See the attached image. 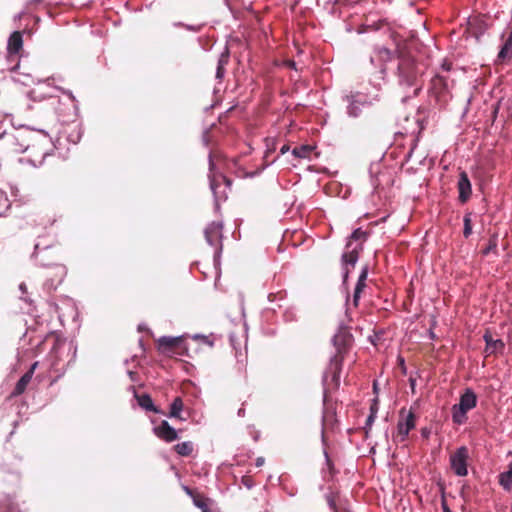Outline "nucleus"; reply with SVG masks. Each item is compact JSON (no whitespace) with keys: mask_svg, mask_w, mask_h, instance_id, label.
Returning <instances> with one entry per match:
<instances>
[{"mask_svg":"<svg viewBox=\"0 0 512 512\" xmlns=\"http://www.w3.org/2000/svg\"><path fill=\"white\" fill-rule=\"evenodd\" d=\"M399 83L405 86H415V94L421 90L419 85L420 72L416 61L410 55H401L398 65Z\"/></svg>","mask_w":512,"mask_h":512,"instance_id":"obj_1","label":"nucleus"},{"mask_svg":"<svg viewBox=\"0 0 512 512\" xmlns=\"http://www.w3.org/2000/svg\"><path fill=\"white\" fill-rule=\"evenodd\" d=\"M416 426V415L412 408L406 410L401 408L399 411V420L397 423V431L393 435V441L402 443L407 440L411 430Z\"/></svg>","mask_w":512,"mask_h":512,"instance_id":"obj_2","label":"nucleus"},{"mask_svg":"<svg viewBox=\"0 0 512 512\" xmlns=\"http://www.w3.org/2000/svg\"><path fill=\"white\" fill-rule=\"evenodd\" d=\"M158 350L169 356L187 354V347L182 337H161L158 340Z\"/></svg>","mask_w":512,"mask_h":512,"instance_id":"obj_3","label":"nucleus"},{"mask_svg":"<svg viewBox=\"0 0 512 512\" xmlns=\"http://www.w3.org/2000/svg\"><path fill=\"white\" fill-rule=\"evenodd\" d=\"M468 459L469 451L466 446L459 447L450 455V467L457 476L464 477L468 474Z\"/></svg>","mask_w":512,"mask_h":512,"instance_id":"obj_4","label":"nucleus"},{"mask_svg":"<svg viewBox=\"0 0 512 512\" xmlns=\"http://www.w3.org/2000/svg\"><path fill=\"white\" fill-rule=\"evenodd\" d=\"M352 342V334L346 328H340L333 337V345L336 350L334 355H341L345 358L352 346Z\"/></svg>","mask_w":512,"mask_h":512,"instance_id":"obj_5","label":"nucleus"},{"mask_svg":"<svg viewBox=\"0 0 512 512\" xmlns=\"http://www.w3.org/2000/svg\"><path fill=\"white\" fill-rule=\"evenodd\" d=\"M222 230L223 223L221 221L211 222L204 231L206 241L211 246H219L221 249Z\"/></svg>","mask_w":512,"mask_h":512,"instance_id":"obj_6","label":"nucleus"},{"mask_svg":"<svg viewBox=\"0 0 512 512\" xmlns=\"http://www.w3.org/2000/svg\"><path fill=\"white\" fill-rule=\"evenodd\" d=\"M154 433L158 438L166 442H172L178 439L177 431L166 420L161 421V423L154 428Z\"/></svg>","mask_w":512,"mask_h":512,"instance_id":"obj_7","label":"nucleus"},{"mask_svg":"<svg viewBox=\"0 0 512 512\" xmlns=\"http://www.w3.org/2000/svg\"><path fill=\"white\" fill-rule=\"evenodd\" d=\"M457 187L459 191V201L461 203H466L472 194V187L468 175L465 171L460 173Z\"/></svg>","mask_w":512,"mask_h":512,"instance_id":"obj_8","label":"nucleus"},{"mask_svg":"<svg viewBox=\"0 0 512 512\" xmlns=\"http://www.w3.org/2000/svg\"><path fill=\"white\" fill-rule=\"evenodd\" d=\"M185 491L187 494H189L192 497L194 505L196 507H198L199 509H201L202 512H212L211 499L205 497L203 494H201L195 490H192L188 487H185Z\"/></svg>","mask_w":512,"mask_h":512,"instance_id":"obj_9","label":"nucleus"},{"mask_svg":"<svg viewBox=\"0 0 512 512\" xmlns=\"http://www.w3.org/2000/svg\"><path fill=\"white\" fill-rule=\"evenodd\" d=\"M323 385L325 396L328 393L337 391L340 387V373L328 372V370H325L323 376Z\"/></svg>","mask_w":512,"mask_h":512,"instance_id":"obj_10","label":"nucleus"},{"mask_svg":"<svg viewBox=\"0 0 512 512\" xmlns=\"http://www.w3.org/2000/svg\"><path fill=\"white\" fill-rule=\"evenodd\" d=\"M477 404V396L471 389H466L465 392L460 396V401L458 404H455L458 408L470 411L475 408Z\"/></svg>","mask_w":512,"mask_h":512,"instance_id":"obj_11","label":"nucleus"},{"mask_svg":"<svg viewBox=\"0 0 512 512\" xmlns=\"http://www.w3.org/2000/svg\"><path fill=\"white\" fill-rule=\"evenodd\" d=\"M483 338L486 343L485 352L487 356L497 354L504 349L503 341L500 339H493L489 332H486Z\"/></svg>","mask_w":512,"mask_h":512,"instance_id":"obj_12","label":"nucleus"},{"mask_svg":"<svg viewBox=\"0 0 512 512\" xmlns=\"http://www.w3.org/2000/svg\"><path fill=\"white\" fill-rule=\"evenodd\" d=\"M431 90L438 99L442 98L448 92L447 79L440 75H435L431 80Z\"/></svg>","mask_w":512,"mask_h":512,"instance_id":"obj_13","label":"nucleus"},{"mask_svg":"<svg viewBox=\"0 0 512 512\" xmlns=\"http://www.w3.org/2000/svg\"><path fill=\"white\" fill-rule=\"evenodd\" d=\"M22 46H23L22 34L19 31L13 32L10 35L9 40H8L7 49H8L9 56L10 57L16 56L19 53V51L22 49Z\"/></svg>","mask_w":512,"mask_h":512,"instance_id":"obj_14","label":"nucleus"},{"mask_svg":"<svg viewBox=\"0 0 512 512\" xmlns=\"http://www.w3.org/2000/svg\"><path fill=\"white\" fill-rule=\"evenodd\" d=\"M372 105V101L354 99L348 107V114L352 117H358L362 114V108L368 110Z\"/></svg>","mask_w":512,"mask_h":512,"instance_id":"obj_15","label":"nucleus"},{"mask_svg":"<svg viewBox=\"0 0 512 512\" xmlns=\"http://www.w3.org/2000/svg\"><path fill=\"white\" fill-rule=\"evenodd\" d=\"M362 249V244H357L355 247L345 252L342 256L343 263L345 265H351L354 267L358 260L359 252L362 251Z\"/></svg>","mask_w":512,"mask_h":512,"instance_id":"obj_16","label":"nucleus"},{"mask_svg":"<svg viewBox=\"0 0 512 512\" xmlns=\"http://www.w3.org/2000/svg\"><path fill=\"white\" fill-rule=\"evenodd\" d=\"M325 410L323 413V427L324 429L333 428L336 422V412L333 407L328 406V400H324Z\"/></svg>","mask_w":512,"mask_h":512,"instance_id":"obj_17","label":"nucleus"},{"mask_svg":"<svg viewBox=\"0 0 512 512\" xmlns=\"http://www.w3.org/2000/svg\"><path fill=\"white\" fill-rule=\"evenodd\" d=\"M135 397L137 399V402H138L139 406L141 408H143L144 410L155 412V413L159 412V410L154 405L150 395H148V394H141V395L135 394Z\"/></svg>","mask_w":512,"mask_h":512,"instance_id":"obj_18","label":"nucleus"},{"mask_svg":"<svg viewBox=\"0 0 512 512\" xmlns=\"http://www.w3.org/2000/svg\"><path fill=\"white\" fill-rule=\"evenodd\" d=\"M30 374H24L16 383L14 390L11 393V397H17L23 394L28 386V384L31 382Z\"/></svg>","mask_w":512,"mask_h":512,"instance_id":"obj_19","label":"nucleus"},{"mask_svg":"<svg viewBox=\"0 0 512 512\" xmlns=\"http://www.w3.org/2000/svg\"><path fill=\"white\" fill-rule=\"evenodd\" d=\"M229 61V52L226 49L225 52H223L219 59L217 64V70H216V78L219 80H222L225 74V67L228 64Z\"/></svg>","mask_w":512,"mask_h":512,"instance_id":"obj_20","label":"nucleus"},{"mask_svg":"<svg viewBox=\"0 0 512 512\" xmlns=\"http://www.w3.org/2000/svg\"><path fill=\"white\" fill-rule=\"evenodd\" d=\"M499 484L507 491L512 486V462L508 465V470L500 473Z\"/></svg>","mask_w":512,"mask_h":512,"instance_id":"obj_21","label":"nucleus"},{"mask_svg":"<svg viewBox=\"0 0 512 512\" xmlns=\"http://www.w3.org/2000/svg\"><path fill=\"white\" fill-rule=\"evenodd\" d=\"M344 359L345 358L341 355H333L329 361L328 366L326 367V370H328V372H336L341 374Z\"/></svg>","mask_w":512,"mask_h":512,"instance_id":"obj_22","label":"nucleus"},{"mask_svg":"<svg viewBox=\"0 0 512 512\" xmlns=\"http://www.w3.org/2000/svg\"><path fill=\"white\" fill-rule=\"evenodd\" d=\"M174 450L179 454L180 456L188 457L192 454L194 450L193 443L190 441L178 443L174 446Z\"/></svg>","mask_w":512,"mask_h":512,"instance_id":"obj_23","label":"nucleus"},{"mask_svg":"<svg viewBox=\"0 0 512 512\" xmlns=\"http://www.w3.org/2000/svg\"><path fill=\"white\" fill-rule=\"evenodd\" d=\"M366 238H367V233L365 231H363L361 228H358V229L354 230L353 233L351 234V236L349 237V241L347 242L346 248L347 249L351 248L352 241H360L359 244L363 245V242L366 240Z\"/></svg>","mask_w":512,"mask_h":512,"instance_id":"obj_24","label":"nucleus"},{"mask_svg":"<svg viewBox=\"0 0 512 512\" xmlns=\"http://www.w3.org/2000/svg\"><path fill=\"white\" fill-rule=\"evenodd\" d=\"M467 411L458 408L457 406H452V420L455 424L461 425L467 420Z\"/></svg>","mask_w":512,"mask_h":512,"instance_id":"obj_25","label":"nucleus"},{"mask_svg":"<svg viewBox=\"0 0 512 512\" xmlns=\"http://www.w3.org/2000/svg\"><path fill=\"white\" fill-rule=\"evenodd\" d=\"M220 182L225 183V185L227 187H231V184H232V181L224 175L213 176V178H211V180H210V187L215 195H217V193H218L217 188H218Z\"/></svg>","mask_w":512,"mask_h":512,"instance_id":"obj_26","label":"nucleus"},{"mask_svg":"<svg viewBox=\"0 0 512 512\" xmlns=\"http://www.w3.org/2000/svg\"><path fill=\"white\" fill-rule=\"evenodd\" d=\"M182 409L183 401L181 397H176L171 403L169 416L181 419L180 412L182 411Z\"/></svg>","mask_w":512,"mask_h":512,"instance_id":"obj_27","label":"nucleus"},{"mask_svg":"<svg viewBox=\"0 0 512 512\" xmlns=\"http://www.w3.org/2000/svg\"><path fill=\"white\" fill-rule=\"evenodd\" d=\"M312 152V147L309 145H302L295 147L292 151L293 155L297 158H307Z\"/></svg>","mask_w":512,"mask_h":512,"instance_id":"obj_28","label":"nucleus"},{"mask_svg":"<svg viewBox=\"0 0 512 512\" xmlns=\"http://www.w3.org/2000/svg\"><path fill=\"white\" fill-rule=\"evenodd\" d=\"M463 236L465 238H469L472 234V220H471V213H466L463 218Z\"/></svg>","mask_w":512,"mask_h":512,"instance_id":"obj_29","label":"nucleus"},{"mask_svg":"<svg viewBox=\"0 0 512 512\" xmlns=\"http://www.w3.org/2000/svg\"><path fill=\"white\" fill-rule=\"evenodd\" d=\"M497 250V236L493 235L489 239L488 245L482 250V254L487 256L490 252H496Z\"/></svg>","mask_w":512,"mask_h":512,"instance_id":"obj_30","label":"nucleus"},{"mask_svg":"<svg viewBox=\"0 0 512 512\" xmlns=\"http://www.w3.org/2000/svg\"><path fill=\"white\" fill-rule=\"evenodd\" d=\"M366 287V283L357 281L354 294H353V303L355 306L358 305V301L360 299L361 293L363 289Z\"/></svg>","mask_w":512,"mask_h":512,"instance_id":"obj_31","label":"nucleus"},{"mask_svg":"<svg viewBox=\"0 0 512 512\" xmlns=\"http://www.w3.org/2000/svg\"><path fill=\"white\" fill-rule=\"evenodd\" d=\"M378 54L381 59L389 60L391 59V51L388 48L381 47L378 49Z\"/></svg>","mask_w":512,"mask_h":512,"instance_id":"obj_32","label":"nucleus"},{"mask_svg":"<svg viewBox=\"0 0 512 512\" xmlns=\"http://www.w3.org/2000/svg\"><path fill=\"white\" fill-rule=\"evenodd\" d=\"M326 501H327L328 505L336 512L337 506H336L335 496L332 493L326 495Z\"/></svg>","mask_w":512,"mask_h":512,"instance_id":"obj_33","label":"nucleus"},{"mask_svg":"<svg viewBox=\"0 0 512 512\" xmlns=\"http://www.w3.org/2000/svg\"><path fill=\"white\" fill-rule=\"evenodd\" d=\"M378 403H379L378 398H374L373 401H372V404L370 405V414H373V415L377 416Z\"/></svg>","mask_w":512,"mask_h":512,"instance_id":"obj_34","label":"nucleus"},{"mask_svg":"<svg viewBox=\"0 0 512 512\" xmlns=\"http://www.w3.org/2000/svg\"><path fill=\"white\" fill-rule=\"evenodd\" d=\"M242 483L245 485L248 489L252 488L254 483L250 476H243L242 477Z\"/></svg>","mask_w":512,"mask_h":512,"instance_id":"obj_35","label":"nucleus"},{"mask_svg":"<svg viewBox=\"0 0 512 512\" xmlns=\"http://www.w3.org/2000/svg\"><path fill=\"white\" fill-rule=\"evenodd\" d=\"M376 419V415H373V414H369L367 420H366V426L365 428L366 429H371V426L373 424V422L375 421Z\"/></svg>","mask_w":512,"mask_h":512,"instance_id":"obj_36","label":"nucleus"},{"mask_svg":"<svg viewBox=\"0 0 512 512\" xmlns=\"http://www.w3.org/2000/svg\"><path fill=\"white\" fill-rule=\"evenodd\" d=\"M367 275H368L367 269H366V268H364V269H363V271L361 272V274H360L359 278H358V281H359V282H364V283H365V281H366V279H367Z\"/></svg>","mask_w":512,"mask_h":512,"instance_id":"obj_37","label":"nucleus"},{"mask_svg":"<svg viewBox=\"0 0 512 512\" xmlns=\"http://www.w3.org/2000/svg\"><path fill=\"white\" fill-rule=\"evenodd\" d=\"M38 366V362H34L31 367L29 368V370L25 373V374H30V377L32 378L33 377V374L35 372V369L37 368Z\"/></svg>","mask_w":512,"mask_h":512,"instance_id":"obj_38","label":"nucleus"},{"mask_svg":"<svg viewBox=\"0 0 512 512\" xmlns=\"http://www.w3.org/2000/svg\"><path fill=\"white\" fill-rule=\"evenodd\" d=\"M264 462H265V459L263 457H258L256 459V466L260 467V466H262L264 464Z\"/></svg>","mask_w":512,"mask_h":512,"instance_id":"obj_39","label":"nucleus"},{"mask_svg":"<svg viewBox=\"0 0 512 512\" xmlns=\"http://www.w3.org/2000/svg\"><path fill=\"white\" fill-rule=\"evenodd\" d=\"M442 68H443L444 70H446V71H449V70L451 69V63H448V62H446V61H445V62L442 64Z\"/></svg>","mask_w":512,"mask_h":512,"instance_id":"obj_40","label":"nucleus"},{"mask_svg":"<svg viewBox=\"0 0 512 512\" xmlns=\"http://www.w3.org/2000/svg\"><path fill=\"white\" fill-rule=\"evenodd\" d=\"M289 150V146L288 145H283L280 149V153L281 154H285L287 151Z\"/></svg>","mask_w":512,"mask_h":512,"instance_id":"obj_41","label":"nucleus"},{"mask_svg":"<svg viewBox=\"0 0 512 512\" xmlns=\"http://www.w3.org/2000/svg\"><path fill=\"white\" fill-rule=\"evenodd\" d=\"M410 385H411L412 390H414V386H415V380L414 379H410Z\"/></svg>","mask_w":512,"mask_h":512,"instance_id":"obj_42","label":"nucleus"},{"mask_svg":"<svg viewBox=\"0 0 512 512\" xmlns=\"http://www.w3.org/2000/svg\"><path fill=\"white\" fill-rule=\"evenodd\" d=\"M294 65H295V63H294L293 61H289V62H288V66H290V67H294Z\"/></svg>","mask_w":512,"mask_h":512,"instance_id":"obj_43","label":"nucleus"},{"mask_svg":"<svg viewBox=\"0 0 512 512\" xmlns=\"http://www.w3.org/2000/svg\"><path fill=\"white\" fill-rule=\"evenodd\" d=\"M373 388H374V391H376V390H377V386H376V383H374V386H373Z\"/></svg>","mask_w":512,"mask_h":512,"instance_id":"obj_44","label":"nucleus"},{"mask_svg":"<svg viewBox=\"0 0 512 512\" xmlns=\"http://www.w3.org/2000/svg\"><path fill=\"white\" fill-rule=\"evenodd\" d=\"M212 167H213V162L210 161V168L212 169Z\"/></svg>","mask_w":512,"mask_h":512,"instance_id":"obj_45","label":"nucleus"},{"mask_svg":"<svg viewBox=\"0 0 512 512\" xmlns=\"http://www.w3.org/2000/svg\"><path fill=\"white\" fill-rule=\"evenodd\" d=\"M33 2H35V3H39V2H40V0H33Z\"/></svg>","mask_w":512,"mask_h":512,"instance_id":"obj_46","label":"nucleus"}]
</instances>
